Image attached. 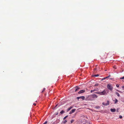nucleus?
<instances>
[{
	"label": "nucleus",
	"mask_w": 124,
	"mask_h": 124,
	"mask_svg": "<svg viewBox=\"0 0 124 124\" xmlns=\"http://www.w3.org/2000/svg\"><path fill=\"white\" fill-rule=\"evenodd\" d=\"M96 93L101 95H104L106 94V92L105 90H104L102 92H98Z\"/></svg>",
	"instance_id": "obj_1"
},
{
	"label": "nucleus",
	"mask_w": 124,
	"mask_h": 124,
	"mask_svg": "<svg viewBox=\"0 0 124 124\" xmlns=\"http://www.w3.org/2000/svg\"><path fill=\"white\" fill-rule=\"evenodd\" d=\"M107 88L111 91H112L113 89V87L111 84H108L107 85Z\"/></svg>",
	"instance_id": "obj_2"
},
{
	"label": "nucleus",
	"mask_w": 124,
	"mask_h": 124,
	"mask_svg": "<svg viewBox=\"0 0 124 124\" xmlns=\"http://www.w3.org/2000/svg\"><path fill=\"white\" fill-rule=\"evenodd\" d=\"M78 100L79 99H81L82 100H84L85 99V97L84 96H82L79 97H78L76 98Z\"/></svg>",
	"instance_id": "obj_3"
},
{
	"label": "nucleus",
	"mask_w": 124,
	"mask_h": 124,
	"mask_svg": "<svg viewBox=\"0 0 124 124\" xmlns=\"http://www.w3.org/2000/svg\"><path fill=\"white\" fill-rule=\"evenodd\" d=\"M80 89V88L78 86H77L74 88V89L75 90V92H76L78 91Z\"/></svg>",
	"instance_id": "obj_4"
},
{
	"label": "nucleus",
	"mask_w": 124,
	"mask_h": 124,
	"mask_svg": "<svg viewBox=\"0 0 124 124\" xmlns=\"http://www.w3.org/2000/svg\"><path fill=\"white\" fill-rule=\"evenodd\" d=\"M109 104V101H107V103H102V104L104 106H107V105H108Z\"/></svg>",
	"instance_id": "obj_5"
},
{
	"label": "nucleus",
	"mask_w": 124,
	"mask_h": 124,
	"mask_svg": "<svg viewBox=\"0 0 124 124\" xmlns=\"http://www.w3.org/2000/svg\"><path fill=\"white\" fill-rule=\"evenodd\" d=\"M76 109H73L70 112L69 114H71L75 112L76 110Z\"/></svg>",
	"instance_id": "obj_6"
},
{
	"label": "nucleus",
	"mask_w": 124,
	"mask_h": 124,
	"mask_svg": "<svg viewBox=\"0 0 124 124\" xmlns=\"http://www.w3.org/2000/svg\"><path fill=\"white\" fill-rule=\"evenodd\" d=\"M85 92V90H81L78 92V94H81L84 93Z\"/></svg>",
	"instance_id": "obj_7"
},
{
	"label": "nucleus",
	"mask_w": 124,
	"mask_h": 124,
	"mask_svg": "<svg viewBox=\"0 0 124 124\" xmlns=\"http://www.w3.org/2000/svg\"><path fill=\"white\" fill-rule=\"evenodd\" d=\"M91 96L93 98H97V95L94 94L92 95Z\"/></svg>",
	"instance_id": "obj_8"
},
{
	"label": "nucleus",
	"mask_w": 124,
	"mask_h": 124,
	"mask_svg": "<svg viewBox=\"0 0 124 124\" xmlns=\"http://www.w3.org/2000/svg\"><path fill=\"white\" fill-rule=\"evenodd\" d=\"M110 111L112 112H115L116 111V109H115L111 108Z\"/></svg>",
	"instance_id": "obj_9"
},
{
	"label": "nucleus",
	"mask_w": 124,
	"mask_h": 124,
	"mask_svg": "<svg viewBox=\"0 0 124 124\" xmlns=\"http://www.w3.org/2000/svg\"><path fill=\"white\" fill-rule=\"evenodd\" d=\"M73 107L70 106V107L68 108L67 110L68 111L70 110V109H71L72 108H73Z\"/></svg>",
	"instance_id": "obj_10"
},
{
	"label": "nucleus",
	"mask_w": 124,
	"mask_h": 124,
	"mask_svg": "<svg viewBox=\"0 0 124 124\" xmlns=\"http://www.w3.org/2000/svg\"><path fill=\"white\" fill-rule=\"evenodd\" d=\"M60 121V120L59 119H57L56 120L55 122L56 124L58 123Z\"/></svg>",
	"instance_id": "obj_11"
},
{
	"label": "nucleus",
	"mask_w": 124,
	"mask_h": 124,
	"mask_svg": "<svg viewBox=\"0 0 124 124\" xmlns=\"http://www.w3.org/2000/svg\"><path fill=\"white\" fill-rule=\"evenodd\" d=\"M109 77V76H108V77H105V78H103L102 79V80H105V79Z\"/></svg>",
	"instance_id": "obj_12"
},
{
	"label": "nucleus",
	"mask_w": 124,
	"mask_h": 124,
	"mask_svg": "<svg viewBox=\"0 0 124 124\" xmlns=\"http://www.w3.org/2000/svg\"><path fill=\"white\" fill-rule=\"evenodd\" d=\"M116 94L118 97H119L120 96L119 94L117 92H115Z\"/></svg>",
	"instance_id": "obj_13"
},
{
	"label": "nucleus",
	"mask_w": 124,
	"mask_h": 124,
	"mask_svg": "<svg viewBox=\"0 0 124 124\" xmlns=\"http://www.w3.org/2000/svg\"><path fill=\"white\" fill-rule=\"evenodd\" d=\"M96 90L95 89H94L93 90H91V93H93V92L94 91H96Z\"/></svg>",
	"instance_id": "obj_14"
},
{
	"label": "nucleus",
	"mask_w": 124,
	"mask_h": 124,
	"mask_svg": "<svg viewBox=\"0 0 124 124\" xmlns=\"http://www.w3.org/2000/svg\"><path fill=\"white\" fill-rule=\"evenodd\" d=\"M64 112L63 110H62L60 112V113L61 114H63L64 113Z\"/></svg>",
	"instance_id": "obj_15"
},
{
	"label": "nucleus",
	"mask_w": 124,
	"mask_h": 124,
	"mask_svg": "<svg viewBox=\"0 0 124 124\" xmlns=\"http://www.w3.org/2000/svg\"><path fill=\"white\" fill-rule=\"evenodd\" d=\"M74 121V120H72L70 121V123H72Z\"/></svg>",
	"instance_id": "obj_16"
},
{
	"label": "nucleus",
	"mask_w": 124,
	"mask_h": 124,
	"mask_svg": "<svg viewBox=\"0 0 124 124\" xmlns=\"http://www.w3.org/2000/svg\"><path fill=\"white\" fill-rule=\"evenodd\" d=\"M68 117V116L67 115L65 117H64L63 118V120H65L66 118H67Z\"/></svg>",
	"instance_id": "obj_17"
},
{
	"label": "nucleus",
	"mask_w": 124,
	"mask_h": 124,
	"mask_svg": "<svg viewBox=\"0 0 124 124\" xmlns=\"http://www.w3.org/2000/svg\"><path fill=\"white\" fill-rule=\"evenodd\" d=\"M45 90V88H43V90H42V93H43V92Z\"/></svg>",
	"instance_id": "obj_18"
},
{
	"label": "nucleus",
	"mask_w": 124,
	"mask_h": 124,
	"mask_svg": "<svg viewBox=\"0 0 124 124\" xmlns=\"http://www.w3.org/2000/svg\"><path fill=\"white\" fill-rule=\"evenodd\" d=\"M67 122V121L66 120H65L63 122V123H66Z\"/></svg>",
	"instance_id": "obj_19"
},
{
	"label": "nucleus",
	"mask_w": 124,
	"mask_h": 124,
	"mask_svg": "<svg viewBox=\"0 0 124 124\" xmlns=\"http://www.w3.org/2000/svg\"><path fill=\"white\" fill-rule=\"evenodd\" d=\"M94 77H98L99 76V75L98 74H97V75H94L93 76Z\"/></svg>",
	"instance_id": "obj_20"
},
{
	"label": "nucleus",
	"mask_w": 124,
	"mask_h": 124,
	"mask_svg": "<svg viewBox=\"0 0 124 124\" xmlns=\"http://www.w3.org/2000/svg\"><path fill=\"white\" fill-rule=\"evenodd\" d=\"M99 85L98 84H95L94 85L95 86H98Z\"/></svg>",
	"instance_id": "obj_21"
},
{
	"label": "nucleus",
	"mask_w": 124,
	"mask_h": 124,
	"mask_svg": "<svg viewBox=\"0 0 124 124\" xmlns=\"http://www.w3.org/2000/svg\"><path fill=\"white\" fill-rule=\"evenodd\" d=\"M100 108V107L98 106H96L95 107V108Z\"/></svg>",
	"instance_id": "obj_22"
},
{
	"label": "nucleus",
	"mask_w": 124,
	"mask_h": 124,
	"mask_svg": "<svg viewBox=\"0 0 124 124\" xmlns=\"http://www.w3.org/2000/svg\"><path fill=\"white\" fill-rule=\"evenodd\" d=\"M47 121H46L45 122L43 123V124H46L47 123Z\"/></svg>",
	"instance_id": "obj_23"
},
{
	"label": "nucleus",
	"mask_w": 124,
	"mask_h": 124,
	"mask_svg": "<svg viewBox=\"0 0 124 124\" xmlns=\"http://www.w3.org/2000/svg\"><path fill=\"white\" fill-rule=\"evenodd\" d=\"M120 79H124V76L122 78H120Z\"/></svg>",
	"instance_id": "obj_24"
},
{
	"label": "nucleus",
	"mask_w": 124,
	"mask_h": 124,
	"mask_svg": "<svg viewBox=\"0 0 124 124\" xmlns=\"http://www.w3.org/2000/svg\"><path fill=\"white\" fill-rule=\"evenodd\" d=\"M116 85L117 87H118L119 86V85L118 84H116Z\"/></svg>",
	"instance_id": "obj_25"
},
{
	"label": "nucleus",
	"mask_w": 124,
	"mask_h": 124,
	"mask_svg": "<svg viewBox=\"0 0 124 124\" xmlns=\"http://www.w3.org/2000/svg\"><path fill=\"white\" fill-rule=\"evenodd\" d=\"M119 118H122V116H119Z\"/></svg>",
	"instance_id": "obj_26"
},
{
	"label": "nucleus",
	"mask_w": 124,
	"mask_h": 124,
	"mask_svg": "<svg viewBox=\"0 0 124 124\" xmlns=\"http://www.w3.org/2000/svg\"><path fill=\"white\" fill-rule=\"evenodd\" d=\"M33 105H34L35 106H36V103H34L33 104Z\"/></svg>",
	"instance_id": "obj_27"
},
{
	"label": "nucleus",
	"mask_w": 124,
	"mask_h": 124,
	"mask_svg": "<svg viewBox=\"0 0 124 124\" xmlns=\"http://www.w3.org/2000/svg\"><path fill=\"white\" fill-rule=\"evenodd\" d=\"M117 101H115V102H114V103H115V104H116V103L117 102Z\"/></svg>",
	"instance_id": "obj_28"
},
{
	"label": "nucleus",
	"mask_w": 124,
	"mask_h": 124,
	"mask_svg": "<svg viewBox=\"0 0 124 124\" xmlns=\"http://www.w3.org/2000/svg\"><path fill=\"white\" fill-rule=\"evenodd\" d=\"M122 88H123V90L124 89V85L122 86Z\"/></svg>",
	"instance_id": "obj_29"
},
{
	"label": "nucleus",
	"mask_w": 124,
	"mask_h": 124,
	"mask_svg": "<svg viewBox=\"0 0 124 124\" xmlns=\"http://www.w3.org/2000/svg\"><path fill=\"white\" fill-rule=\"evenodd\" d=\"M97 70V69H96V68H95V69H94V70Z\"/></svg>",
	"instance_id": "obj_30"
},
{
	"label": "nucleus",
	"mask_w": 124,
	"mask_h": 124,
	"mask_svg": "<svg viewBox=\"0 0 124 124\" xmlns=\"http://www.w3.org/2000/svg\"><path fill=\"white\" fill-rule=\"evenodd\" d=\"M52 124H56L55 122H54Z\"/></svg>",
	"instance_id": "obj_31"
},
{
	"label": "nucleus",
	"mask_w": 124,
	"mask_h": 124,
	"mask_svg": "<svg viewBox=\"0 0 124 124\" xmlns=\"http://www.w3.org/2000/svg\"><path fill=\"white\" fill-rule=\"evenodd\" d=\"M57 105H58V104H56V105L55 106V107H57Z\"/></svg>",
	"instance_id": "obj_32"
},
{
	"label": "nucleus",
	"mask_w": 124,
	"mask_h": 124,
	"mask_svg": "<svg viewBox=\"0 0 124 124\" xmlns=\"http://www.w3.org/2000/svg\"><path fill=\"white\" fill-rule=\"evenodd\" d=\"M116 101H117V99H116Z\"/></svg>",
	"instance_id": "obj_33"
},
{
	"label": "nucleus",
	"mask_w": 124,
	"mask_h": 124,
	"mask_svg": "<svg viewBox=\"0 0 124 124\" xmlns=\"http://www.w3.org/2000/svg\"><path fill=\"white\" fill-rule=\"evenodd\" d=\"M117 91H119V90H117Z\"/></svg>",
	"instance_id": "obj_34"
}]
</instances>
